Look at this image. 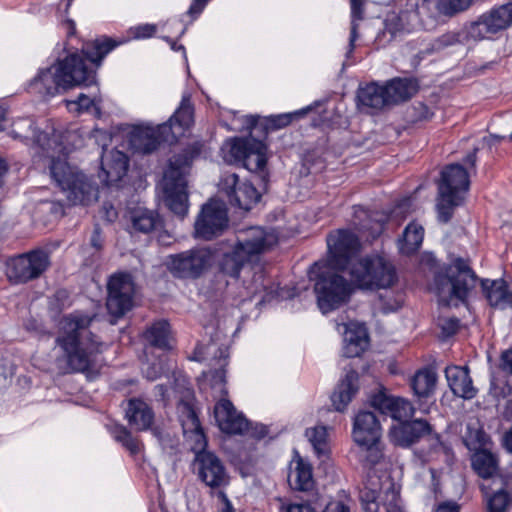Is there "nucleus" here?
Listing matches in <instances>:
<instances>
[{"mask_svg":"<svg viewBox=\"0 0 512 512\" xmlns=\"http://www.w3.org/2000/svg\"><path fill=\"white\" fill-rule=\"evenodd\" d=\"M354 284L348 282L343 276L333 272L320 273L315 281L314 291L317 303L326 314L346 303L353 291Z\"/></svg>","mask_w":512,"mask_h":512,"instance_id":"9","label":"nucleus"},{"mask_svg":"<svg viewBox=\"0 0 512 512\" xmlns=\"http://www.w3.org/2000/svg\"><path fill=\"white\" fill-rule=\"evenodd\" d=\"M348 275L360 289H386L397 281L393 264L379 256L358 260L349 267Z\"/></svg>","mask_w":512,"mask_h":512,"instance_id":"7","label":"nucleus"},{"mask_svg":"<svg viewBox=\"0 0 512 512\" xmlns=\"http://www.w3.org/2000/svg\"><path fill=\"white\" fill-rule=\"evenodd\" d=\"M129 218L134 230L141 233H150L160 224L155 211L140 206L129 211Z\"/></svg>","mask_w":512,"mask_h":512,"instance_id":"37","label":"nucleus"},{"mask_svg":"<svg viewBox=\"0 0 512 512\" xmlns=\"http://www.w3.org/2000/svg\"><path fill=\"white\" fill-rule=\"evenodd\" d=\"M194 466L198 478L212 491L221 490L230 483L229 473L222 460L213 452L202 453L194 459Z\"/></svg>","mask_w":512,"mask_h":512,"instance_id":"16","label":"nucleus"},{"mask_svg":"<svg viewBox=\"0 0 512 512\" xmlns=\"http://www.w3.org/2000/svg\"><path fill=\"white\" fill-rule=\"evenodd\" d=\"M434 512H460V505L454 501L440 503Z\"/></svg>","mask_w":512,"mask_h":512,"instance_id":"64","label":"nucleus"},{"mask_svg":"<svg viewBox=\"0 0 512 512\" xmlns=\"http://www.w3.org/2000/svg\"><path fill=\"white\" fill-rule=\"evenodd\" d=\"M442 338L453 336L459 328V320L455 317H442L438 320Z\"/></svg>","mask_w":512,"mask_h":512,"instance_id":"55","label":"nucleus"},{"mask_svg":"<svg viewBox=\"0 0 512 512\" xmlns=\"http://www.w3.org/2000/svg\"><path fill=\"white\" fill-rule=\"evenodd\" d=\"M380 508H382L384 512H403L399 492L393 487L392 483L386 488L381 498Z\"/></svg>","mask_w":512,"mask_h":512,"instance_id":"50","label":"nucleus"},{"mask_svg":"<svg viewBox=\"0 0 512 512\" xmlns=\"http://www.w3.org/2000/svg\"><path fill=\"white\" fill-rule=\"evenodd\" d=\"M352 436L356 444L373 443L381 439V425L373 412L360 411L355 416Z\"/></svg>","mask_w":512,"mask_h":512,"instance_id":"27","label":"nucleus"},{"mask_svg":"<svg viewBox=\"0 0 512 512\" xmlns=\"http://www.w3.org/2000/svg\"><path fill=\"white\" fill-rule=\"evenodd\" d=\"M219 191L229 203L243 210H250L261 198L260 193L247 180H240L235 173L224 174L219 183Z\"/></svg>","mask_w":512,"mask_h":512,"instance_id":"15","label":"nucleus"},{"mask_svg":"<svg viewBox=\"0 0 512 512\" xmlns=\"http://www.w3.org/2000/svg\"><path fill=\"white\" fill-rule=\"evenodd\" d=\"M279 512H315L309 503H285L279 499Z\"/></svg>","mask_w":512,"mask_h":512,"instance_id":"58","label":"nucleus"},{"mask_svg":"<svg viewBox=\"0 0 512 512\" xmlns=\"http://www.w3.org/2000/svg\"><path fill=\"white\" fill-rule=\"evenodd\" d=\"M358 391V373L348 370L339 382L331 396L333 406L337 411H343Z\"/></svg>","mask_w":512,"mask_h":512,"instance_id":"32","label":"nucleus"},{"mask_svg":"<svg viewBox=\"0 0 512 512\" xmlns=\"http://www.w3.org/2000/svg\"><path fill=\"white\" fill-rule=\"evenodd\" d=\"M431 432L432 427L426 420H405L391 428L390 438L397 446L409 447L417 442L421 437L430 435Z\"/></svg>","mask_w":512,"mask_h":512,"instance_id":"22","label":"nucleus"},{"mask_svg":"<svg viewBox=\"0 0 512 512\" xmlns=\"http://www.w3.org/2000/svg\"><path fill=\"white\" fill-rule=\"evenodd\" d=\"M156 33V26L153 24H143L133 29L135 38H148Z\"/></svg>","mask_w":512,"mask_h":512,"instance_id":"60","label":"nucleus"},{"mask_svg":"<svg viewBox=\"0 0 512 512\" xmlns=\"http://www.w3.org/2000/svg\"><path fill=\"white\" fill-rule=\"evenodd\" d=\"M357 445L361 447L365 453L364 458L367 463L375 465L382 460L384 454L381 439L379 441H374L373 443L368 442L367 444Z\"/></svg>","mask_w":512,"mask_h":512,"instance_id":"52","label":"nucleus"},{"mask_svg":"<svg viewBox=\"0 0 512 512\" xmlns=\"http://www.w3.org/2000/svg\"><path fill=\"white\" fill-rule=\"evenodd\" d=\"M445 376L453 394L464 398L472 399L476 395L469 370L466 367L450 366L445 369Z\"/></svg>","mask_w":512,"mask_h":512,"instance_id":"31","label":"nucleus"},{"mask_svg":"<svg viewBox=\"0 0 512 512\" xmlns=\"http://www.w3.org/2000/svg\"><path fill=\"white\" fill-rule=\"evenodd\" d=\"M95 98L86 94H79L75 100H66V107L70 112L82 113L94 105Z\"/></svg>","mask_w":512,"mask_h":512,"instance_id":"53","label":"nucleus"},{"mask_svg":"<svg viewBox=\"0 0 512 512\" xmlns=\"http://www.w3.org/2000/svg\"><path fill=\"white\" fill-rule=\"evenodd\" d=\"M128 170L127 156L116 149L104 150L101 156V170L99 178L105 185H112L120 181Z\"/></svg>","mask_w":512,"mask_h":512,"instance_id":"23","label":"nucleus"},{"mask_svg":"<svg viewBox=\"0 0 512 512\" xmlns=\"http://www.w3.org/2000/svg\"><path fill=\"white\" fill-rule=\"evenodd\" d=\"M359 105L362 109L380 110L389 105L384 86L371 83L360 88L357 94Z\"/></svg>","mask_w":512,"mask_h":512,"instance_id":"36","label":"nucleus"},{"mask_svg":"<svg viewBox=\"0 0 512 512\" xmlns=\"http://www.w3.org/2000/svg\"><path fill=\"white\" fill-rule=\"evenodd\" d=\"M228 225L227 209L223 202L211 200L202 207L195 222L198 237L210 240L224 231Z\"/></svg>","mask_w":512,"mask_h":512,"instance_id":"18","label":"nucleus"},{"mask_svg":"<svg viewBox=\"0 0 512 512\" xmlns=\"http://www.w3.org/2000/svg\"><path fill=\"white\" fill-rule=\"evenodd\" d=\"M194 123V107L191 103V96L185 93L182 96L181 103L174 114L165 123L168 124L169 135L166 137L168 140L177 141V139L185 134V132Z\"/></svg>","mask_w":512,"mask_h":512,"instance_id":"26","label":"nucleus"},{"mask_svg":"<svg viewBox=\"0 0 512 512\" xmlns=\"http://www.w3.org/2000/svg\"><path fill=\"white\" fill-rule=\"evenodd\" d=\"M476 284V275L461 259H457L434 278L433 291L443 305L463 301Z\"/></svg>","mask_w":512,"mask_h":512,"instance_id":"5","label":"nucleus"},{"mask_svg":"<svg viewBox=\"0 0 512 512\" xmlns=\"http://www.w3.org/2000/svg\"><path fill=\"white\" fill-rule=\"evenodd\" d=\"M486 512H509L512 508V490L505 480L503 484L494 485L487 481L480 484Z\"/></svg>","mask_w":512,"mask_h":512,"instance_id":"25","label":"nucleus"},{"mask_svg":"<svg viewBox=\"0 0 512 512\" xmlns=\"http://www.w3.org/2000/svg\"><path fill=\"white\" fill-rule=\"evenodd\" d=\"M371 404L380 413L388 415L400 423L408 420L414 414V407L408 400L382 392L372 397Z\"/></svg>","mask_w":512,"mask_h":512,"instance_id":"24","label":"nucleus"},{"mask_svg":"<svg viewBox=\"0 0 512 512\" xmlns=\"http://www.w3.org/2000/svg\"><path fill=\"white\" fill-rule=\"evenodd\" d=\"M511 25L512 2H508L482 14L475 22L467 25V36L477 42L505 30Z\"/></svg>","mask_w":512,"mask_h":512,"instance_id":"12","label":"nucleus"},{"mask_svg":"<svg viewBox=\"0 0 512 512\" xmlns=\"http://www.w3.org/2000/svg\"><path fill=\"white\" fill-rule=\"evenodd\" d=\"M482 288L492 307L506 309L512 306V292L503 280H482Z\"/></svg>","mask_w":512,"mask_h":512,"instance_id":"34","label":"nucleus"},{"mask_svg":"<svg viewBox=\"0 0 512 512\" xmlns=\"http://www.w3.org/2000/svg\"><path fill=\"white\" fill-rule=\"evenodd\" d=\"M304 113H305V111L301 110V111H298L295 113H285V114L270 116L267 119L268 125L272 129H281V128L289 125L295 116H298V115H301Z\"/></svg>","mask_w":512,"mask_h":512,"instance_id":"56","label":"nucleus"},{"mask_svg":"<svg viewBox=\"0 0 512 512\" xmlns=\"http://www.w3.org/2000/svg\"><path fill=\"white\" fill-rule=\"evenodd\" d=\"M215 419L219 428L228 434H249L252 437H263L266 434L264 427L259 431L250 427V423L238 412L228 399H221L214 408Z\"/></svg>","mask_w":512,"mask_h":512,"instance_id":"17","label":"nucleus"},{"mask_svg":"<svg viewBox=\"0 0 512 512\" xmlns=\"http://www.w3.org/2000/svg\"><path fill=\"white\" fill-rule=\"evenodd\" d=\"M351 2V28L348 49L346 57L349 58L354 51L355 41L358 39V27L359 21L363 19V1L362 0H350Z\"/></svg>","mask_w":512,"mask_h":512,"instance_id":"47","label":"nucleus"},{"mask_svg":"<svg viewBox=\"0 0 512 512\" xmlns=\"http://www.w3.org/2000/svg\"><path fill=\"white\" fill-rule=\"evenodd\" d=\"M438 14L453 16L469 8L471 0H437Z\"/></svg>","mask_w":512,"mask_h":512,"instance_id":"51","label":"nucleus"},{"mask_svg":"<svg viewBox=\"0 0 512 512\" xmlns=\"http://www.w3.org/2000/svg\"><path fill=\"white\" fill-rule=\"evenodd\" d=\"M305 436L311 444L314 453L319 457H328L330 453V442L328 428L324 425H316L307 428Z\"/></svg>","mask_w":512,"mask_h":512,"instance_id":"39","label":"nucleus"},{"mask_svg":"<svg viewBox=\"0 0 512 512\" xmlns=\"http://www.w3.org/2000/svg\"><path fill=\"white\" fill-rule=\"evenodd\" d=\"M108 297L106 306L109 313L122 317L133 306L134 282L128 273L112 275L107 284Z\"/></svg>","mask_w":512,"mask_h":512,"instance_id":"14","label":"nucleus"},{"mask_svg":"<svg viewBox=\"0 0 512 512\" xmlns=\"http://www.w3.org/2000/svg\"><path fill=\"white\" fill-rule=\"evenodd\" d=\"M199 152L200 149L195 146L173 156L163 176L162 189L165 205L180 217H184L188 212L186 176L193 159Z\"/></svg>","mask_w":512,"mask_h":512,"instance_id":"4","label":"nucleus"},{"mask_svg":"<svg viewBox=\"0 0 512 512\" xmlns=\"http://www.w3.org/2000/svg\"><path fill=\"white\" fill-rule=\"evenodd\" d=\"M221 152L227 163H241L251 172L263 171L267 161L265 144L253 137L228 139Z\"/></svg>","mask_w":512,"mask_h":512,"instance_id":"8","label":"nucleus"},{"mask_svg":"<svg viewBox=\"0 0 512 512\" xmlns=\"http://www.w3.org/2000/svg\"><path fill=\"white\" fill-rule=\"evenodd\" d=\"M470 185L468 172L460 164L447 165L438 183L437 211L441 222L447 223L455 207L463 201Z\"/></svg>","mask_w":512,"mask_h":512,"instance_id":"6","label":"nucleus"},{"mask_svg":"<svg viewBox=\"0 0 512 512\" xmlns=\"http://www.w3.org/2000/svg\"><path fill=\"white\" fill-rule=\"evenodd\" d=\"M47 126L54 127L53 124L48 123V124H46L44 129L36 131V129L33 128L32 120L27 119V118L19 119L13 123V128H12L11 134L15 139H21V140H27L30 137H32L33 143H34V145H33L34 156L38 157V153H37L38 149L36 147L37 143H36L35 139L40 133H42L47 128Z\"/></svg>","mask_w":512,"mask_h":512,"instance_id":"44","label":"nucleus"},{"mask_svg":"<svg viewBox=\"0 0 512 512\" xmlns=\"http://www.w3.org/2000/svg\"><path fill=\"white\" fill-rule=\"evenodd\" d=\"M273 232H267L261 227H250L238 233L235 247L250 260L254 255L261 254L275 245Z\"/></svg>","mask_w":512,"mask_h":512,"instance_id":"19","label":"nucleus"},{"mask_svg":"<svg viewBox=\"0 0 512 512\" xmlns=\"http://www.w3.org/2000/svg\"><path fill=\"white\" fill-rule=\"evenodd\" d=\"M169 370L164 364V360L160 358L157 362H147L142 367V372L148 380H156L162 374Z\"/></svg>","mask_w":512,"mask_h":512,"instance_id":"54","label":"nucleus"},{"mask_svg":"<svg viewBox=\"0 0 512 512\" xmlns=\"http://www.w3.org/2000/svg\"><path fill=\"white\" fill-rule=\"evenodd\" d=\"M437 382V374L432 368L418 370L411 379V387L419 398H426L433 394Z\"/></svg>","mask_w":512,"mask_h":512,"instance_id":"38","label":"nucleus"},{"mask_svg":"<svg viewBox=\"0 0 512 512\" xmlns=\"http://www.w3.org/2000/svg\"><path fill=\"white\" fill-rule=\"evenodd\" d=\"M327 262L333 269L345 270L349 273V267L356 263L355 258L360 251L358 237L348 230H337L328 234Z\"/></svg>","mask_w":512,"mask_h":512,"instance_id":"11","label":"nucleus"},{"mask_svg":"<svg viewBox=\"0 0 512 512\" xmlns=\"http://www.w3.org/2000/svg\"><path fill=\"white\" fill-rule=\"evenodd\" d=\"M211 262L210 251L200 248L171 255L167 266L175 277L195 279L210 267Z\"/></svg>","mask_w":512,"mask_h":512,"instance_id":"13","label":"nucleus"},{"mask_svg":"<svg viewBox=\"0 0 512 512\" xmlns=\"http://www.w3.org/2000/svg\"><path fill=\"white\" fill-rule=\"evenodd\" d=\"M473 38L467 36V26L461 31H449L441 35L435 42L437 49L446 48L456 44H467Z\"/></svg>","mask_w":512,"mask_h":512,"instance_id":"48","label":"nucleus"},{"mask_svg":"<svg viewBox=\"0 0 512 512\" xmlns=\"http://www.w3.org/2000/svg\"><path fill=\"white\" fill-rule=\"evenodd\" d=\"M95 316L74 312L60 321L56 344L66 359L67 369L82 372L90 378L98 375L101 363L98 355L103 343L89 330Z\"/></svg>","mask_w":512,"mask_h":512,"instance_id":"3","label":"nucleus"},{"mask_svg":"<svg viewBox=\"0 0 512 512\" xmlns=\"http://www.w3.org/2000/svg\"><path fill=\"white\" fill-rule=\"evenodd\" d=\"M323 512H350V508L342 501H332L325 507Z\"/></svg>","mask_w":512,"mask_h":512,"instance_id":"63","label":"nucleus"},{"mask_svg":"<svg viewBox=\"0 0 512 512\" xmlns=\"http://www.w3.org/2000/svg\"><path fill=\"white\" fill-rule=\"evenodd\" d=\"M169 324L166 321L154 323L145 332V338L151 346L166 349L169 347Z\"/></svg>","mask_w":512,"mask_h":512,"instance_id":"45","label":"nucleus"},{"mask_svg":"<svg viewBox=\"0 0 512 512\" xmlns=\"http://www.w3.org/2000/svg\"><path fill=\"white\" fill-rule=\"evenodd\" d=\"M130 426L137 431H145L151 428L154 420L152 409L142 400L130 399L125 413Z\"/></svg>","mask_w":512,"mask_h":512,"instance_id":"33","label":"nucleus"},{"mask_svg":"<svg viewBox=\"0 0 512 512\" xmlns=\"http://www.w3.org/2000/svg\"><path fill=\"white\" fill-rule=\"evenodd\" d=\"M180 420L184 436L189 442L191 450L195 453V457L202 453H206V437L195 411L187 403H184L181 406Z\"/></svg>","mask_w":512,"mask_h":512,"instance_id":"21","label":"nucleus"},{"mask_svg":"<svg viewBox=\"0 0 512 512\" xmlns=\"http://www.w3.org/2000/svg\"><path fill=\"white\" fill-rule=\"evenodd\" d=\"M388 104H397L409 100L418 90L417 81L409 78H395L385 86Z\"/></svg>","mask_w":512,"mask_h":512,"instance_id":"35","label":"nucleus"},{"mask_svg":"<svg viewBox=\"0 0 512 512\" xmlns=\"http://www.w3.org/2000/svg\"><path fill=\"white\" fill-rule=\"evenodd\" d=\"M227 357L226 351L220 350L219 368L211 373L212 385L214 387L225 383L224 367L227 365Z\"/></svg>","mask_w":512,"mask_h":512,"instance_id":"57","label":"nucleus"},{"mask_svg":"<svg viewBox=\"0 0 512 512\" xmlns=\"http://www.w3.org/2000/svg\"><path fill=\"white\" fill-rule=\"evenodd\" d=\"M76 131H59L53 126L40 133L35 141L39 158L50 159V176L74 205L88 204L97 198V190L89 179L75 167H71L65 156L77 145Z\"/></svg>","mask_w":512,"mask_h":512,"instance_id":"1","label":"nucleus"},{"mask_svg":"<svg viewBox=\"0 0 512 512\" xmlns=\"http://www.w3.org/2000/svg\"><path fill=\"white\" fill-rule=\"evenodd\" d=\"M380 481L376 477H368L364 482V487L360 491V499L363 509L367 512H378L380 504L379 498Z\"/></svg>","mask_w":512,"mask_h":512,"instance_id":"42","label":"nucleus"},{"mask_svg":"<svg viewBox=\"0 0 512 512\" xmlns=\"http://www.w3.org/2000/svg\"><path fill=\"white\" fill-rule=\"evenodd\" d=\"M168 124H160L156 127H137L130 134L132 148L140 153L147 154L155 151L161 142L174 143L168 140Z\"/></svg>","mask_w":512,"mask_h":512,"instance_id":"20","label":"nucleus"},{"mask_svg":"<svg viewBox=\"0 0 512 512\" xmlns=\"http://www.w3.org/2000/svg\"><path fill=\"white\" fill-rule=\"evenodd\" d=\"M344 328L343 355L347 358L360 356L368 346V333L364 325L350 322L338 325Z\"/></svg>","mask_w":512,"mask_h":512,"instance_id":"28","label":"nucleus"},{"mask_svg":"<svg viewBox=\"0 0 512 512\" xmlns=\"http://www.w3.org/2000/svg\"><path fill=\"white\" fill-rule=\"evenodd\" d=\"M499 368L502 372L512 375V348L501 353Z\"/></svg>","mask_w":512,"mask_h":512,"instance_id":"59","label":"nucleus"},{"mask_svg":"<svg viewBox=\"0 0 512 512\" xmlns=\"http://www.w3.org/2000/svg\"><path fill=\"white\" fill-rule=\"evenodd\" d=\"M415 13L426 30L434 29L441 14H438L437 0H415Z\"/></svg>","mask_w":512,"mask_h":512,"instance_id":"41","label":"nucleus"},{"mask_svg":"<svg viewBox=\"0 0 512 512\" xmlns=\"http://www.w3.org/2000/svg\"><path fill=\"white\" fill-rule=\"evenodd\" d=\"M104 239L102 237V231L98 225L94 226L92 235L90 237V246L95 251H100L103 248Z\"/></svg>","mask_w":512,"mask_h":512,"instance_id":"61","label":"nucleus"},{"mask_svg":"<svg viewBox=\"0 0 512 512\" xmlns=\"http://www.w3.org/2000/svg\"><path fill=\"white\" fill-rule=\"evenodd\" d=\"M49 266V254L35 249L8 259L6 276L12 284H25L41 277Z\"/></svg>","mask_w":512,"mask_h":512,"instance_id":"10","label":"nucleus"},{"mask_svg":"<svg viewBox=\"0 0 512 512\" xmlns=\"http://www.w3.org/2000/svg\"><path fill=\"white\" fill-rule=\"evenodd\" d=\"M424 229L421 225L410 223L403 232L402 239L399 240V250L402 254L411 255L415 253L422 244Z\"/></svg>","mask_w":512,"mask_h":512,"instance_id":"40","label":"nucleus"},{"mask_svg":"<svg viewBox=\"0 0 512 512\" xmlns=\"http://www.w3.org/2000/svg\"><path fill=\"white\" fill-rule=\"evenodd\" d=\"M288 482L292 489L303 492L311 491L315 484L312 465L297 452L290 463Z\"/></svg>","mask_w":512,"mask_h":512,"instance_id":"29","label":"nucleus"},{"mask_svg":"<svg viewBox=\"0 0 512 512\" xmlns=\"http://www.w3.org/2000/svg\"><path fill=\"white\" fill-rule=\"evenodd\" d=\"M463 440L467 448L475 452L488 449V444L490 443L488 435L482 428L474 427L470 424L467 426V432Z\"/></svg>","mask_w":512,"mask_h":512,"instance_id":"46","label":"nucleus"},{"mask_svg":"<svg viewBox=\"0 0 512 512\" xmlns=\"http://www.w3.org/2000/svg\"><path fill=\"white\" fill-rule=\"evenodd\" d=\"M248 261L249 259L241 252V250L234 247L231 253H227L223 256L220 263V270L224 275L237 278L243 265Z\"/></svg>","mask_w":512,"mask_h":512,"instance_id":"43","label":"nucleus"},{"mask_svg":"<svg viewBox=\"0 0 512 512\" xmlns=\"http://www.w3.org/2000/svg\"><path fill=\"white\" fill-rule=\"evenodd\" d=\"M151 432L158 439L159 443L164 449H166L168 445L173 447V440L169 434H164L163 431L158 427L151 428Z\"/></svg>","mask_w":512,"mask_h":512,"instance_id":"62","label":"nucleus"},{"mask_svg":"<svg viewBox=\"0 0 512 512\" xmlns=\"http://www.w3.org/2000/svg\"><path fill=\"white\" fill-rule=\"evenodd\" d=\"M114 439L128 449L132 454H136L140 451V442L132 436L124 426H115L111 431Z\"/></svg>","mask_w":512,"mask_h":512,"instance_id":"49","label":"nucleus"},{"mask_svg":"<svg viewBox=\"0 0 512 512\" xmlns=\"http://www.w3.org/2000/svg\"><path fill=\"white\" fill-rule=\"evenodd\" d=\"M118 45L111 38L97 39L88 43L82 53H72L56 64L41 69L31 81L30 87L42 96H54L76 86H88L95 82V72L87 61L100 65L103 58Z\"/></svg>","mask_w":512,"mask_h":512,"instance_id":"2","label":"nucleus"},{"mask_svg":"<svg viewBox=\"0 0 512 512\" xmlns=\"http://www.w3.org/2000/svg\"><path fill=\"white\" fill-rule=\"evenodd\" d=\"M472 466L477 474L483 478L482 482H489L494 485L503 484L504 478L498 473L496 456L489 449L477 451L472 456Z\"/></svg>","mask_w":512,"mask_h":512,"instance_id":"30","label":"nucleus"}]
</instances>
